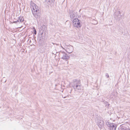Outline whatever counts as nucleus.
I'll use <instances>...</instances> for the list:
<instances>
[{"label":"nucleus","mask_w":130,"mask_h":130,"mask_svg":"<svg viewBox=\"0 0 130 130\" xmlns=\"http://www.w3.org/2000/svg\"><path fill=\"white\" fill-rule=\"evenodd\" d=\"M23 17H11V19H12L13 23H16L17 22H21L24 21Z\"/></svg>","instance_id":"obj_2"},{"label":"nucleus","mask_w":130,"mask_h":130,"mask_svg":"<svg viewBox=\"0 0 130 130\" xmlns=\"http://www.w3.org/2000/svg\"><path fill=\"white\" fill-rule=\"evenodd\" d=\"M106 76L107 78H108L109 77V75L107 73H106Z\"/></svg>","instance_id":"obj_14"},{"label":"nucleus","mask_w":130,"mask_h":130,"mask_svg":"<svg viewBox=\"0 0 130 130\" xmlns=\"http://www.w3.org/2000/svg\"><path fill=\"white\" fill-rule=\"evenodd\" d=\"M97 123L98 125L100 127H102L104 125V122L102 120H98Z\"/></svg>","instance_id":"obj_7"},{"label":"nucleus","mask_w":130,"mask_h":130,"mask_svg":"<svg viewBox=\"0 0 130 130\" xmlns=\"http://www.w3.org/2000/svg\"><path fill=\"white\" fill-rule=\"evenodd\" d=\"M98 23V22L97 21H95V22L93 24H97Z\"/></svg>","instance_id":"obj_15"},{"label":"nucleus","mask_w":130,"mask_h":130,"mask_svg":"<svg viewBox=\"0 0 130 130\" xmlns=\"http://www.w3.org/2000/svg\"><path fill=\"white\" fill-rule=\"evenodd\" d=\"M109 127L110 130H116V125L115 124H114L112 125L111 126Z\"/></svg>","instance_id":"obj_8"},{"label":"nucleus","mask_w":130,"mask_h":130,"mask_svg":"<svg viewBox=\"0 0 130 130\" xmlns=\"http://www.w3.org/2000/svg\"><path fill=\"white\" fill-rule=\"evenodd\" d=\"M69 13L70 16H75L74 12L72 10H69Z\"/></svg>","instance_id":"obj_9"},{"label":"nucleus","mask_w":130,"mask_h":130,"mask_svg":"<svg viewBox=\"0 0 130 130\" xmlns=\"http://www.w3.org/2000/svg\"><path fill=\"white\" fill-rule=\"evenodd\" d=\"M106 124L107 126L108 127H110L111 125H112L115 124H113L111 123L109 121H107L106 122Z\"/></svg>","instance_id":"obj_10"},{"label":"nucleus","mask_w":130,"mask_h":130,"mask_svg":"<svg viewBox=\"0 0 130 130\" xmlns=\"http://www.w3.org/2000/svg\"><path fill=\"white\" fill-rule=\"evenodd\" d=\"M80 21L77 18L74 19L73 21V25L74 26L77 28L80 27L81 26L80 24Z\"/></svg>","instance_id":"obj_3"},{"label":"nucleus","mask_w":130,"mask_h":130,"mask_svg":"<svg viewBox=\"0 0 130 130\" xmlns=\"http://www.w3.org/2000/svg\"><path fill=\"white\" fill-rule=\"evenodd\" d=\"M60 45L61 47L63 49H64V48L62 46V45H63V46L64 47H65L66 46H67L66 43H64V42L63 41L62 42H61V43L60 44Z\"/></svg>","instance_id":"obj_11"},{"label":"nucleus","mask_w":130,"mask_h":130,"mask_svg":"<svg viewBox=\"0 0 130 130\" xmlns=\"http://www.w3.org/2000/svg\"><path fill=\"white\" fill-rule=\"evenodd\" d=\"M62 53L63 54V56L62 57V59L66 60L69 58V56L67 54L65 53L64 52H63Z\"/></svg>","instance_id":"obj_6"},{"label":"nucleus","mask_w":130,"mask_h":130,"mask_svg":"<svg viewBox=\"0 0 130 130\" xmlns=\"http://www.w3.org/2000/svg\"><path fill=\"white\" fill-rule=\"evenodd\" d=\"M122 130H130V129L128 127H127L122 126Z\"/></svg>","instance_id":"obj_12"},{"label":"nucleus","mask_w":130,"mask_h":130,"mask_svg":"<svg viewBox=\"0 0 130 130\" xmlns=\"http://www.w3.org/2000/svg\"><path fill=\"white\" fill-rule=\"evenodd\" d=\"M74 50V48L73 46L71 45L68 46L66 50V51L69 53H72Z\"/></svg>","instance_id":"obj_5"},{"label":"nucleus","mask_w":130,"mask_h":130,"mask_svg":"<svg viewBox=\"0 0 130 130\" xmlns=\"http://www.w3.org/2000/svg\"><path fill=\"white\" fill-rule=\"evenodd\" d=\"M33 28L34 29V34L35 35H36V33H37L36 30L34 27Z\"/></svg>","instance_id":"obj_13"},{"label":"nucleus","mask_w":130,"mask_h":130,"mask_svg":"<svg viewBox=\"0 0 130 130\" xmlns=\"http://www.w3.org/2000/svg\"><path fill=\"white\" fill-rule=\"evenodd\" d=\"M31 8L32 13L35 16H40V11L39 7L35 3H31Z\"/></svg>","instance_id":"obj_1"},{"label":"nucleus","mask_w":130,"mask_h":130,"mask_svg":"<svg viewBox=\"0 0 130 130\" xmlns=\"http://www.w3.org/2000/svg\"><path fill=\"white\" fill-rule=\"evenodd\" d=\"M74 84H76V85L74 89L76 90H80L81 89V87L80 85V82L79 80L76 79H74L73 81Z\"/></svg>","instance_id":"obj_4"}]
</instances>
